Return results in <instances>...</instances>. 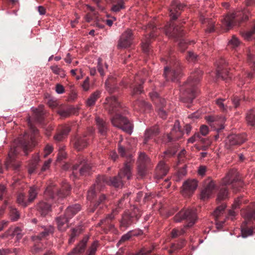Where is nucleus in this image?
<instances>
[{
  "label": "nucleus",
  "instance_id": "20e7f679",
  "mask_svg": "<svg viewBox=\"0 0 255 255\" xmlns=\"http://www.w3.org/2000/svg\"><path fill=\"white\" fill-rule=\"evenodd\" d=\"M28 125L32 132L30 139L27 140L25 137H23L19 139L17 146L11 147L5 163L6 168L12 167L14 170H18L20 166V163L16 159V156L19 149H22L27 155L35 145V138L38 134V130L32 125L29 118L28 119Z\"/></svg>",
  "mask_w": 255,
  "mask_h": 255
},
{
  "label": "nucleus",
  "instance_id": "864d4df0",
  "mask_svg": "<svg viewBox=\"0 0 255 255\" xmlns=\"http://www.w3.org/2000/svg\"><path fill=\"white\" fill-rule=\"evenodd\" d=\"M254 35H255V24L251 30L246 31L243 34V36L245 39L250 40Z\"/></svg>",
  "mask_w": 255,
  "mask_h": 255
},
{
  "label": "nucleus",
  "instance_id": "423d86ee",
  "mask_svg": "<svg viewBox=\"0 0 255 255\" xmlns=\"http://www.w3.org/2000/svg\"><path fill=\"white\" fill-rule=\"evenodd\" d=\"M197 219L196 211L195 209L182 210L174 217V220L176 222H180L186 220L187 224L181 229H174L171 232V237L176 238L184 235L186 230L192 227Z\"/></svg>",
  "mask_w": 255,
  "mask_h": 255
},
{
  "label": "nucleus",
  "instance_id": "473e14b6",
  "mask_svg": "<svg viewBox=\"0 0 255 255\" xmlns=\"http://www.w3.org/2000/svg\"><path fill=\"white\" fill-rule=\"evenodd\" d=\"M54 232V228L52 226H49L45 227L44 230L37 236H35L32 237L33 241L41 240L43 238L49 236L50 234H53Z\"/></svg>",
  "mask_w": 255,
  "mask_h": 255
},
{
  "label": "nucleus",
  "instance_id": "5fc2aeb1",
  "mask_svg": "<svg viewBox=\"0 0 255 255\" xmlns=\"http://www.w3.org/2000/svg\"><path fill=\"white\" fill-rule=\"evenodd\" d=\"M186 59L189 62H195L198 60V56L194 53L189 51L186 56Z\"/></svg>",
  "mask_w": 255,
  "mask_h": 255
},
{
  "label": "nucleus",
  "instance_id": "c756f323",
  "mask_svg": "<svg viewBox=\"0 0 255 255\" xmlns=\"http://www.w3.org/2000/svg\"><path fill=\"white\" fill-rule=\"evenodd\" d=\"M70 131V128L68 126L60 127L54 136V140L58 142L62 141L67 136Z\"/></svg>",
  "mask_w": 255,
  "mask_h": 255
},
{
  "label": "nucleus",
  "instance_id": "0eeeda50",
  "mask_svg": "<svg viewBox=\"0 0 255 255\" xmlns=\"http://www.w3.org/2000/svg\"><path fill=\"white\" fill-rule=\"evenodd\" d=\"M223 183L224 186L220 188L218 193V202L226 199L228 197V191L226 185H231L235 191L240 190L244 185L243 182L239 178L238 173L235 170H231L228 172L223 180Z\"/></svg>",
  "mask_w": 255,
  "mask_h": 255
},
{
  "label": "nucleus",
  "instance_id": "6ab92c4d",
  "mask_svg": "<svg viewBox=\"0 0 255 255\" xmlns=\"http://www.w3.org/2000/svg\"><path fill=\"white\" fill-rule=\"evenodd\" d=\"M216 76L218 78H221L226 81L231 79V74L226 68L224 59H220L217 63Z\"/></svg>",
  "mask_w": 255,
  "mask_h": 255
},
{
  "label": "nucleus",
  "instance_id": "f704fd0d",
  "mask_svg": "<svg viewBox=\"0 0 255 255\" xmlns=\"http://www.w3.org/2000/svg\"><path fill=\"white\" fill-rule=\"evenodd\" d=\"M105 87L109 93H114L117 87L116 79L114 77L109 78L105 82Z\"/></svg>",
  "mask_w": 255,
  "mask_h": 255
},
{
  "label": "nucleus",
  "instance_id": "ea45409f",
  "mask_svg": "<svg viewBox=\"0 0 255 255\" xmlns=\"http://www.w3.org/2000/svg\"><path fill=\"white\" fill-rule=\"evenodd\" d=\"M186 244V241L184 239H180L177 243L172 244L171 249L168 251L169 254L171 255L176 251L181 249Z\"/></svg>",
  "mask_w": 255,
  "mask_h": 255
},
{
  "label": "nucleus",
  "instance_id": "1a4fd4ad",
  "mask_svg": "<svg viewBox=\"0 0 255 255\" xmlns=\"http://www.w3.org/2000/svg\"><path fill=\"white\" fill-rule=\"evenodd\" d=\"M81 209V206L79 204H75L68 207L64 216H60L56 218V221L58 229L61 231H65L68 227V222L75 214Z\"/></svg>",
  "mask_w": 255,
  "mask_h": 255
},
{
  "label": "nucleus",
  "instance_id": "aec40b11",
  "mask_svg": "<svg viewBox=\"0 0 255 255\" xmlns=\"http://www.w3.org/2000/svg\"><path fill=\"white\" fill-rule=\"evenodd\" d=\"M133 39L134 35L132 30L128 29L121 36L118 46L121 48H128L132 44Z\"/></svg>",
  "mask_w": 255,
  "mask_h": 255
},
{
  "label": "nucleus",
  "instance_id": "680f3d73",
  "mask_svg": "<svg viewBox=\"0 0 255 255\" xmlns=\"http://www.w3.org/2000/svg\"><path fill=\"white\" fill-rule=\"evenodd\" d=\"M131 237V233L130 232H129L126 234L124 235L120 240L119 241L118 244H122V243L125 242V241H127Z\"/></svg>",
  "mask_w": 255,
  "mask_h": 255
},
{
  "label": "nucleus",
  "instance_id": "c85d7f7f",
  "mask_svg": "<svg viewBox=\"0 0 255 255\" xmlns=\"http://www.w3.org/2000/svg\"><path fill=\"white\" fill-rule=\"evenodd\" d=\"M96 122L99 133L104 137L106 136L109 130L108 124L98 117L96 118Z\"/></svg>",
  "mask_w": 255,
  "mask_h": 255
},
{
  "label": "nucleus",
  "instance_id": "72a5a7b5",
  "mask_svg": "<svg viewBox=\"0 0 255 255\" xmlns=\"http://www.w3.org/2000/svg\"><path fill=\"white\" fill-rule=\"evenodd\" d=\"M246 122L248 126H255V110L253 109L248 111L246 113Z\"/></svg>",
  "mask_w": 255,
  "mask_h": 255
},
{
  "label": "nucleus",
  "instance_id": "4d7b16f0",
  "mask_svg": "<svg viewBox=\"0 0 255 255\" xmlns=\"http://www.w3.org/2000/svg\"><path fill=\"white\" fill-rule=\"evenodd\" d=\"M43 251V248L39 245H35L31 249V253L33 255H39Z\"/></svg>",
  "mask_w": 255,
  "mask_h": 255
},
{
  "label": "nucleus",
  "instance_id": "603ef678",
  "mask_svg": "<svg viewBox=\"0 0 255 255\" xmlns=\"http://www.w3.org/2000/svg\"><path fill=\"white\" fill-rule=\"evenodd\" d=\"M240 44V42L239 39L235 36L232 37V38L229 42V46L233 48H236Z\"/></svg>",
  "mask_w": 255,
  "mask_h": 255
},
{
  "label": "nucleus",
  "instance_id": "cd10ccee",
  "mask_svg": "<svg viewBox=\"0 0 255 255\" xmlns=\"http://www.w3.org/2000/svg\"><path fill=\"white\" fill-rule=\"evenodd\" d=\"M215 188V184L214 182L213 181H210L206 184L205 188L201 192V199L202 200H205L208 199L213 193Z\"/></svg>",
  "mask_w": 255,
  "mask_h": 255
},
{
  "label": "nucleus",
  "instance_id": "4be33fe9",
  "mask_svg": "<svg viewBox=\"0 0 255 255\" xmlns=\"http://www.w3.org/2000/svg\"><path fill=\"white\" fill-rule=\"evenodd\" d=\"M241 14L240 12H236L228 14L225 17L222 19V22L223 26L229 30L233 27V26L237 25L239 22L240 18L238 16Z\"/></svg>",
  "mask_w": 255,
  "mask_h": 255
},
{
  "label": "nucleus",
  "instance_id": "79ce46f5",
  "mask_svg": "<svg viewBox=\"0 0 255 255\" xmlns=\"http://www.w3.org/2000/svg\"><path fill=\"white\" fill-rule=\"evenodd\" d=\"M101 92L100 91H96L92 93L90 97L87 99V105L88 106H92L95 105L96 101L100 97Z\"/></svg>",
  "mask_w": 255,
  "mask_h": 255
},
{
  "label": "nucleus",
  "instance_id": "774afa93",
  "mask_svg": "<svg viewBox=\"0 0 255 255\" xmlns=\"http://www.w3.org/2000/svg\"><path fill=\"white\" fill-rule=\"evenodd\" d=\"M200 132L202 135H206L209 132L208 127L206 125H202L200 127Z\"/></svg>",
  "mask_w": 255,
  "mask_h": 255
},
{
  "label": "nucleus",
  "instance_id": "6e6552de",
  "mask_svg": "<svg viewBox=\"0 0 255 255\" xmlns=\"http://www.w3.org/2000/svg\"><path fill=\"white\" fill-rule=\"evenodd\" d=\"M162 61L166 62L168 66L164 67V76L167 81H177L182 75L181 63L174 57L162 58Z\"/></svg>",
  "mask_w": 255,
  "mask_h": 255
},
{
  "label": "nucleus",
  "instance_id": "a211bd4d",
  "mask_svg": "<svg viewBox=\"0 0 255 255\" xmlns=\"http://www.w3.org/2000/svg\"><path fill=\"white\" fill-rule=\"evenodd\" d=\"M91 136V133H84L75 136L72 140L74 148L80 151L87 147L89 144Z\"/></svg>",
  "mask_w": 255,
  "mask_h": 255
},
{
  "label": "nucleus",
  "instance_id": "5701e85b",
  "mask_svg": "<svg viewBox=\"0 0 255 255\" xmlns=\"http://www.w3.org/2000/svg\"><path fill=\"white\" fill-rule=\"evenodd\" d=\"M185 5L179 0H172L169 7L170 16L173 19H176L183 10Z\"/></svg>",
  "mask_w": 255,
  "mask_h": 255
},
{
  "label": "nucleus",
  "instance_id": "9d476101",
  "mask_svg": "<svg viewBox=\"0 0 255 255\" xmlns=\"http://www.w3.org/2000/svg\"><path fill=\"white\" fill-rule=\"evenodd\" d=\"M72 169L71 178L74 180L79 178L80 176L89 175L92 170V166L87 160L83 157H80L78 159V163L72 166Z\"/></svg>",
  "mask_w": 255,
  "mask_h": 255
},
{
  "label": "nucleus",
  "instance_id": "49530a36",
  "mask_svg": "<svg viewBox=\"0 0 255 255\" xmlns=\"http://www.w3.org/2000/svg\"><path fill=\"white\" fill-rule=\"evenodd\" d=\"M19 249L16 248L0 250V255H18Z\"/></svg>",
  "mask_w": 255,
  "mask_h": 255
},
{
  "label": "nucleus",
  "instance_id": "37998d69",
  "mask_svg": "<svg viewBox=\"0 0 255 255\" xmlns=\"http://www.w3.org/2000/svg\"><path fill=\"white\" fill-rule=\"evenodd\" d=\"M226 205L223 203L221 205L218 206L214 211L213 216L216 221H219V217L223 214Z\"/></svg>",
  "mask_w": 255,
  "mask_h": 255
},
{
  "label": "nucleus",
  "instance_id": "e2e57ef3",
  "mask_svg": "<svg viewBox=\"0 0 255 255\" xmlns=\"http://www.w3.org/2000/svg\"><path fill=\"white\" fill-rule=\"evenodd\" d=\"M225 101V99H219L216 100V104L219 106L221 110L224 111L226 109L225 105L223 102Z\"/></svg>",
  "mask_w": 255,
  "mask_h": 255
},
{
  "label": "nucleus",
  "instance_id": "bf43d9fd",
  "mask_svg": "<svg viewBox=\"0 0 255 255\" xmlns=\"http://www.w3.org/2000/svg\"><path fill=\"white\" fill-rule=\"evenodd\" d=\"M114 218V215L113 213L111 214H109L107 215L106 218L102 220H101V223L102 224H109L110 221H112Z\"/></svg>",
  "mask_w": 255,
  "mask_h": 255
},
{
  "label": "nucleus",
  "instance_id": "dca6fc26",
  "mask_svg": "<svg viewBox=\"0 0 255 255\" xmlns=\"http://www.w3.org/2000/svg\"><path fill=\"white\" fill-rule=\"evenodd\" d=\"M247 140V134H233L229 135L225 140V146L227 149H231L234 146L242 144Z\"/></svg>",
  "mask_w": 255,
  "mask_h": 255
},
{
  "label": "nucleus",
  "instance_id": "f03ea898",
  "mask_svg": "<svg viewBox=\"0 0 255 255\" xmlns=\"http://www.w3.org/2000/svg\"><path fill=\"white\" fill-rule=\"evenodd\" d=\"M105 109L110 115L112 124L116 127L121 128L124 131L131 133L132 125L124 115L126 109L121 104L115 96L106 98Z\"/></svg>",
  "mask_w": 255,
  "mask_h": 255
},
{
  "label": "nucleus",
  "instance_id": "39448f33",
  "mask_svg": "<svg viewBox=\"0 0 255 255\" xmlns=\"http://www.w3.org/2000/svg\"><path fill=\"white\" fill-rule=\"evenodd\" d=\"M202 75L200 70L197 69L192 73L180 88L181 99L184 102L191 104L198 93L197 86Z\"/></svg>",
  "mask_w": 255,
  "mask_h": 255
},
{
  "label": "nucleus",
  "instance_id": "338daca9",
  "mask_svg": "<svg viewBox=\"0 0 255 255\" xmlns=\"http://www.w3.org/2000/svg\"><path fill=\"white\" fill-rule=\"evenodd\" d=\"M97 251V246L95 243H93L89 250L88 255H96Z\"/></svg>",
  "mask_w": 255,
  "mask_h": 255
},
{
  "label": "nucleus",
  "instance_id": "9b49d317",
  "mask_svg": "<svg viewBox=\"0 0 255 255\" xmlns=\"http://www.w3.org/2000/svg\"><path fill=\"white\" fill-rule=\"evenodd\" d=\"M165 32L166 35L170 37H172L176 40L179 39L178 45L182 51H184L187 48V43L184 39L181 38L184 33L180 26L174 23L171 24L169 26L166 27Z\"/></svg>",
  "mask_w": 255,
  "mask_h": 255
},
{
  "label": "nucleus",
  "instance_id": "f257e3e1",
  "mask_svg": "<svg viewBox=\"0 0 255 255\" xmlns=\"http://www.w3.org/2000/svg\"><path fill=\"white\" fill-rule=\"evenodd\" d=\"M130 159L125 163L124 166L119 171L118 175L113 177L106 176H99L97 178L96 183L92 185L87 192V199L93 201L92 207L89 209V212H98L106 207L108 201L106 195L100 192L106 185H110L115 187H121L125 182L129 180L132 176V164Z\"/></svg>",
  "mask_w": 255,
  "mask_h": 255
},
{
  "label": "nucleus",
  "instance_id": "09e8293b",
  "mask_svg": "<svg viewBox=\"0 0 255 255\" xmlns=\"http://www.w3.org/2000/svg\"><path fill=\"white\" fill-rule=\"evenodd\" d=\"M202 22L203 23L208 22V27L206 30V32L211 33L214 31V22L209 19H204Z\"/></svg>",
  "mask_w": 255,
  "mask_h": 255
},
{
  "label": "nucleus",
  "instance_id": "3c124183",
  "mask_svg": "<svg viewBox=\"0 0 255 255\" xmlns=\"http://www.w3.org/2000/svg\"><path fill=\"white\" fill-rule=\"evenodd\" d=\"M50 69L52 72L56 75H60L61 77H63L65 75L64 71L57 65L51 66Z\"/></svg>",
  "mask_w": 255,
  "mask_h": 255
},
{
  "label": "nucleus",
  "instance_id": "f8f14e48",
  "mask_svg": "<svg viewBox=\"0 0 255 255\" xmlns=\"http://www.w3.org/2000/svg\"><path fill=\"white\" fill-rule=\"evenodd\" d=\"M241 214L245 218V225L242 227L241 233L242 237L245 238L255 233V227H249L252 221H255V209L242 210Z\"/></svg>",
  "mask_w": 255,
  "mask_h": 255
},
{
  "label": "nucleus",
  "instance_id": "4468645a",
  "mask_svg": "<svg viewBox=\"0 0 255 255\" xmlns=\"http://www.w3.org/2000/svg\"><path fill=\"white\" fill-rule=\"evenodd\" d=\"M208 123L212 127L215 128V130L217 131V134L215 135V138L216 140H218L222 136V132L224 128L222 122H224V120L222 118L221 122L219 121L221 118H218L217 116H209L205 117Z\"/></svg>",
  "mask_w": 255,
  "mask_h": 255
},
{
  "label": "nucleus",
  "instance_id": "e433bc0d",
  "mask_svg": "<svg viewBox=\"0 0 255 255\" xmlns=\"http://www.w3.org/2000/svg\"><path fill=\"white\" fill-rule=\"evenodd\" d=\"M86 244L87 241L82 240L75 248L72 250V251L69 253V255H72L83 253L86 247Z\"/></svg>",
  "mask_w": 255,
  "mask_h": 255
},
{
  "label": "nucleus",
  "instance_id": "69168bd1",
  "mask_svg": "<svg viewBox=\"0 0 255 255\" xmlns=\"http://www.w3.org/2000/svg\"><path fill=\"white\" fill-rule=\"evenodd\" d=\"M89 82L90 79L89 77H87L86 79L84 81L83 84H82V87L83 90L85 91H87L89 89Z\"/></svg>",
  "mask_w": 255,
  "mask_h": 255
},
{
  "label": "nucleus",
  "instance_id": "de8ad7c7",
  "mask_svg": "<svg viewBox=\"0 0 255 255\" xmlns=\"http://www.w3.org/2000/svg\"><path fill=\"white\" fill-rule=\"evenodd\" d=\"M166 103L164 105H159L157 106L158 107V114L162 119H165L167 116V108H166Z\"/></svg>",
  "mask_w": 255,
  "mask_h": 255
},
{
  "label": "nucleus",
  "instance_id": "6e6d98bb",
  "mask_svg": "<svg viewBox=\"0 0 255 255\" xmlns=\"http://www.w3.org/2000/svg\"><path fill=\"white\" fill-rule=\"evenodd\" d=\"M12 234L13 236H16V238L18 240L21 239L23 236L22 233V230L20 228L18 227H16L14 229Z\"/></svg>",
  "mask_w": 255,
  "mask_h": 255
},
{
  "label": "nucleus",
  "instance_id": "412c9836",
  "mask_svg": "<svg viewBox=\"0 0 255 255\" xmlns=\"http://www.w3.org/2000/svg\"><path fill=\"white\" fill-rule=\"evenodd\" d=\"M159 128L157 126H154L153 127L147 128L144 131L143 136V145H151L150 140L154 139L155 140L154 137H156L159 133Z\"/></svg>",
  "mask_w": 255,
  "mask_h": 255
},
{
  "label": "nucleus",
  "instance_id": "0e129e2a",
  "mask_svg": "<svg viewBox=\"0 0 255 255\" xmlns=\"http://www.w3.org/2000/svg\"><path fill=\"white\" fill-rule=\"evenodd\" d=\"M53 148L51 145H50L49 144H47L44 148V156L46 157L47 155H48L49 154H50L52 152V151H53Z\"/></svg>",
  "mask_w": 255,
  "mask_h": 255
},
{
  "label": "nucleus",
  "instance_id": "393cba45",
  "mask_svg": "<svg viewBox=\"0 0 255 255\" xmlns=\"http://www.w3.org/2000/svg\"><path fill=\"white\" fill-rule=\"evenodd\" d=\"M144 81L138 75L134 77V82L130 84L129 87L131 89V95L132 97L140 94L143 92L142 86Z\"/></svg>",
  "mask_w": 255,
  "mask_h": 255
},
{
  "label": "nucleus",
  "instance_id": "58836bf2",
  "mask_svg": "<svg viewBox=\"0 0 255 255\" xmlns=\"http://www.w3.org/2000/svg\"><path fill=\"white\" fill-rule=\"evenodd\" d=\"M149 96L151 100L156 106L160 104L162 105L166 103L165 99L160 97L158 94L156 92H153L149 93Z\"/></svg>",
  "mask_w": 255,
  "mask_h": 255
},
{
  "label": "nucleus",
  "instance_id": "4c0bfd02",
  "mask_svg": "<svg viewBox=\"0 0 255 255\" xmlns=\"http://www.w3.org/2000/svg\"><path fill=\"white\" fill-rule=\"evenodd\" d=\"M135 108L142 111H149L151 108L150 104L145 101H137L134 104Z\"/></svg>",
  "mask_w": 255,
  "mask_h": 255
},
{
  "label": "nucleus",
  "instance_id": "ddd939ff",
  "mask_svg": "<svg viewBox=\"0 0 255 255\" xmlns=\"http://www.w3.org/2000/svg\"><path fill=\"white\" fill-rule=\"evenodd\" d=\"M146 29L147 32H149V33L145 35L144 39L142 40L141 46L143 52L147 54H149L151 52L150 48L151 40L157 35L156 34L154 33L156 27L153 23H149L148 24Z\"/></svg>",
  "mask_w": 255,
  "mask_h": 255
},
{
  "label": "nucleus",
  "instance_id": "a19ab883",
  "mask_svg": "<svg viewBox=\"0 0 255 255\" xmlns=\"http://www.w3.org/2000/svg\"><path fill=\"white\" fill-rule=\"evenodd\" d=\"M77 112V110L73 107L67 108L65 110H60L58 112L59 115L63 118H67L72 114H75Z\"/></svg>",
  "mask_w": 255,
  "mask_h": 255
},
{
  "label": "nucleus",
  "instance_id": "c03bdc74",
  "mask_svg": "<svg viewBox=\"0 0 255 255\" xmlns=\"http://www.w3.org/2000/svg\"><path fill=\"white\" fill-rule=\"evenodd\" d=\"M17 202L19 205L24 207L27 206L29 204L28 199L23 193H19L17 195Z\"/></svg>",
  "mask_w": 255,
  "mask_h": 255
},
{
  "label": "nucleus",
  "instance_id": "052dcab7",
  "mask_svg": "<svg viewBox=\"0 0 255 255\" xmlns=\"http://www.w3.org/2000/svg\"><path fill=\"white\" fill-rule=\"evenodd\" d=\"M248 62L252 66H254L255 68V56L250 52L248 54Z\"/></svg>",
  "mask_w": 255,
  "mask_h": 255
},
{
  "label": "nucleus",
  "instance_id": "f3484780",
  "mask_svg": "<svg viewBox=\"0 0 255 255\" xmlns=\"http://www.w3.org/2000/svg\"><path fill=\"white\" fill-rule=\"evenodd\" d=\"M140 216V211L137 208H134L131 213H126L124 214L121 225L122 227L127 228L133 224L134 221L137 220Z\"/></svg>",
  "mask_w": 255,
  "mask_h": 255
},
{
  "label": "nucleus",
  "instance_id": "7ed1b4c3",
  "mask_svg": "<svg viewBox=\"0 0 255 255\" xmlns=\"http://www.w3.org/2000/svg\"><path fill=\"white\" fill-rule=\"evenodd\" d=\"M71 187L67 182L62 184L61 188L59 189L54 183L48 185L44 192V197L47 202H39L37 205V210L42 216H45L51 211V204L53 202H60L63 198L68 196L70 193Z\"/></svg>",
  "mask_w": 255,
  "mask_h": 255
},
{
  "label": "nucleus",
  "instance_id": "a878e982",
  "mask_svg": "<svg viewBox=\"0 0 255 255\" xmlns=\"http://www.w3.org/2000/svg\"><path fill=\"white\" fill-rule=\"evenodd\" d=\"M183 132L179 127L175 126L170 133L167 134L163 137V142L166 143L172 142L180 138L183 136Z\"/></svg>",
  "mask_w": 255,
  "mask_h": 255
},
{
  "label": "nucleus",
  "instance_id": "a18cd8bd",
  "mask_svg": "<svg viewBox=\"0 0 255 255\" xmlns=\"http://www.w3.org/2000/svg\"><path fill=\"white\" fill-rule=\"evenodd\" d=\"M39 160V156L38 154H36L33 157L31 163L30 164L29 168L28 169V172L30 174H32L34 172L36 168L37 165Z\"/></svg>",
  "mask_w": 255,
  "mask_h": 255
},
{
  "label": "nucleus",
  "instance_id": "8fccbe9b",
  "mask_svg": "<svg viewBox=\"0 0 255 255\" xmlns=\"http://www.w3.org/2000/svg\"><path fill=\"white\" fill-rule=\"evenodd\" d=\"M9 215L11 220L15 221L17 220L19 218V214L17 210L12 207L10 208L9 211Z\"/></svg>",
  "mask_w": 255,
  "mask_h": 255
},
{
  "label": "nucleus",
  "instance_id": "c9c22d12",
  "mask_svg": "<svg viewBox=\"0 0 255 255\" xmlns=\"http://www.w3.org/2000/svg\"><path fill=\"white\" fill-rule=\"evenodd\" d=\"M39 188L35 186H32L29 187L28 191V202L29 204L33 202L37 197Z\"/></svg>",
  "mask_w": 255,
  "mask_h": 255
},
{
  "label": "nucleus",
  "instance_id": "bb28decb",
  "mask_svg": "<svg viewBox=\"0 0 255 255\" xmlns=\"http://www.w3.org/2000/svg\"><path fill=\"white\" fill-rule=\"evenodd\" d=\"M169 170L168 166L163 161H160L157 165L155 170V177L159 179L165 176Z\"/></svg>",
  "mask_w": 255,
  "mask_h": 255
},
{
  "label": "nucleus",
  "instance_id": "2f4dec72",
  "mask_svg": "<svg viewBox=\"0 0 255 255\" xmlns=\"http://www.w3.org/2000/svg\"><path fill=\"white\" fill-rule=\"evenodd\" d=\"M111 3V10L115 13L125 8L124 0H110Z\"/></svg>",
  "mask_w": 255,
  "mask_h": 255
},
{
  "label": "nucleus",
  "instance_id": "13d9d810",
  "mask_svg": "<svg viewBox=\"0 0 255 255\" xmlns=\"http://www.w3.org/2000/svg\"><path fill=\"white\" fill-rule=\"evenodd\" d=\"M127 149L124 146L121 144V141L118 143V152L121 156L124 157L126 156Z\"/></svg>",
  "mask_w": 255,
  "mask_h": 255
},
{
  "label": "nucleus",
  "instance_id": "2eb2a0df",
  "mask_svg": "<svg viewBox=\"0 0 255 255\" xmlns=\"http://www.w3.org/2000/svg\"><path fill=\"white\" fill-rule=\"evenodd\" d=\"M137 174L138 178H143L147 173V166L150 163V159L143 152L139 154L138 158Z\"/></svg>",
  "mask_w": 255,
  "mask_h": 255
},
{
  "label": "nucleus",
  "instance_id": "b1692460",
  "mask_svg": "<svg viewBox=\"0 0 255 255\" xmlns=\"http://www.w3.org/2000/svg\"><path fill=\"white\" fill-rule=\"evenodd\" d=\"M197 180H188L184 182L182 186V194L185 197H189L194 192L197 187Z\"/></svg>",
  "mask_w": 255,
  "mask_h": 255
},
{
  "label": "nucleus",
  "instance_id": "7c9ffc66",
  "mask_svg": "<svg viewBox=\"0 0 255 255\" xmlns=\"http://www.w3.org/2000/svg\"><path fill=\"white\" fill-rule=\"evenodd\" d=\"M33 112L35 121L40 124H43L46 115L44 107L39 106L38 108L35 109Z\"/></svg>",
  "mask_w": 255,
  "mask_h": 255
}]
</instances>
